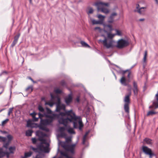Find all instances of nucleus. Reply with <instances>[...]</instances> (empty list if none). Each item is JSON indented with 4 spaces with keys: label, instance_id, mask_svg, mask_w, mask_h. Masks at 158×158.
Instances as JSON below:
<instances>
[{
    "label": "nucleus",
    "instance_id": "10",
    "mask_svg": "<svg viewBox=\"0 0 158 158\" xmlns=\"http://www.w3.org/2000/svg\"><path fill=\"white\" fill-rule=\"evenodd\" d=\"M44 115H45V117L48 118H52V117H55L53 114L52 115H51L52 114V111L51 110L48 108H46V111H44Z\"/></svg>",
    "mask_w": 158,
    "mask_h": 158
},
{
    "label": "nucleus",
    "instance_id": "61",
    "mask_svg": "<svg viewBox=\"0 0 158 158\" xmlns=\"http://www.w3.org/2000/svg\"><path fill=\"white\" fill-rule=\"evenodd\" d=\"M155 98L157 101V102L158 103V91L157 93L156 94Z\"/></svg>",
    "mask_w": 158,
    "mask_h": 158
},
{
    "label": "nucleus",
    "instance_id": "11",
    "mask_svg": "<svg viewBox=\"0 0 158 158\" xmlns=\"http://www.w3.org/2000/svg\"><path fill=\"white\" fill-rule=\"evenodd\" d=\"M130 89H128V91H129V92L128 94L126 95L124 98V102H125V103H127V104H129L130 102V97L131 95V85H129Z\"/></svg>",
    "mask_w": 158,
    "mask_h": 158
},
{
    "label": "nucleus",
    "instance_id": "53",
    "mask_svg": "<svg viewBox=\"0 0 158 158\" xmlns=\"http://www.w3.org/2000/svg\"><path fill=\"white\" fill-rule=\"evenodd\" d=\"M8 73V72L6 71H3L0 74V77L3 74H7Z\"/></svg>",
    "mask_w": 158,
    "mask_h": 158
},
{
    "label": "nucleus",
    "instance_id": "21",
    "mask_svg": "<svg viewBox=\"0 0 158 158\" xmlns=\"http://www.w3.org/2000/svg\"><path fill=\"white\" fill-rule=\"evenodd\" d=\"M88 134V132H86L85 134L83 137L82 139V144L84 145H85V142H86V137Z\"/></svg>",
    "mask_w": 158,
    "mask_h": 158
},
{
    "label": "nucleus",
    "instance_id": "28",
    "mask_svg": "<svg viewBox=\"0 0 158 158\" xmlns=\"http://www.w3.org/2000/svg\"><path fill=\"white\" fill-rule=\"evenodd\" d=\"M16 148L15 146L12 147H10L9 148V150L11 153H13L14 152Z\"/></svg>",
    "mask_w": 158,
    "mask_h": 158
},
{
    "label": "nucleus",
    "instance_id": "52",
    "mask_svg": "<svg viewBox=\"0 0 158 158\" xmlns=\"http://www.w3.org/2000/svg\"><path fill=\"white\" fill-rule=\"evenodd\" d=\"M116 33L115 34V35H117L119 36H121L122 35L121 32H120V31L117 30H116Z\"/></svg>",
    "mask_w": 158,
    "mask_h": 158
},
{
    "label": "nucleus",
    "instance_id": "40",
    "mask_svg": "<svg viewBox=\"0 0 158 158\" xmlns=\"http://www.w3.org/2000/svg\"><path fill=\"white\" fill-rule=\"evenodd\" d=\"M40 123L45 126L47 125L46 124V119H41L40 120Z\"/></svg>",
    "mask_w": 158,
    "mask_h": 158
},
{
    "label": "nucleus",
    "instance_id": "41",
    "mask_svg": "<svg viewBox=\"0 0 158 158\" xmlns=\"http://www.w3.org/2000/svg\"><path fill=\"white\" fill-rule=\"evenodd\" d=\"M94 10L91 7H89V11L87 12L88 14H91L93 13Z\"/></svg>",
    "mask_w": 158,
    "mask_h": 158
},
{
    "label": "nucleus",
    "instance_id": "6",
    "mask_svg": "<svg viewBox=\"0 0 158 158\" xmlns=\"http://www.w3.org/2000/svg\"><path fill=\"white\" fill-rule=\"evenodd\" d=\"M129 43L127 40L121 39L119 40L117 42L116 47L118 48H122L129 45Z\"/></svg>",
    "mask_w": 158,
    "mask_h": 158
},
{
    "label": "nucleus",
    "instance_id": "33",
    "mask_svg": "<svg viewBox=\"0 0 158 158\" xmlns=\"http://www.w3.org/2000/svg\"><path fill=\"white\" fill-rule=\"evenodd\" d=\"M6 153L2 151V149L0 148V158H1L5 156Z\"/></svg>",
    "mask_w": 158,
    "mask_h": 158
},
{
    "label": "nucleus",
    "instance_id": "57",
    "mask_svg": "<svg viewBox=\"0 0 158 158\" xmlns=\"http://www.w3.org/2000/svg\"><path fill=\"white\" fill-rule=\"evenodd\" d=\"M37 114V113L35 112H33V113H32L31 114V115L32 116V118H33L34 117H35V115Z\"/></svg>",
    "mask_w": 158,
    "mask_h": 158
},
{
    "label": "nucleus",
    "instance_id": "32",
    "mask_svg": "<svg viewBox=\"0 0 158 158\" xmlns=\"http://www.w3.org/2000/svg\"><path fill=\"white\" fill-rule=\"evenodd\" d=\"M92 23L93 24H101L102 23V22L100 21H97L94 19L92 20Z\"/></svg>",
    "mask_w": 158,
    "mask_h": 158
},
{
    "label": "nucleus",
    "instance_id": "1",
    "mask_svg": "<svg viewBox=\"0 0 158 158\" xmlns=\"http://www.w3.org/2000/svg\"><path fill=\"white\" fill-rule=\"evenodd\" d=\"M64 111V112H61L58 114H55L54 115L57 118L59 124H63L66 127L69 122H72L73 119L76 120L77 116L72 110Z\"/></svg>",
    "mask_w": 158,
    "mask_h": 158
},
{
    "label": "nucleus",
    "instance_id": "50",
    "mask_svg": "<svg viewBox=\"0 0 158 158\" xmlns=\"http://www.w3.org/2000/svg\"><path fill=\"white\" fill-rule=\"evenodd\" d=\"M13 108H10L8 111V115H10L11 113H12Z\"/></svg>",
    "mask_w": 158,
    "mask_h": 158
},
{
    "label": "nucleus",
    "instance_id": "25",
    "mask_svg": "<svg viewBox=\"0 0 158 158\" xmlns=\"http://www.w3.org/2000/svg\"><path fill=\"white\" fill-rule=\"evenodd\" d=\"M32 154V152H31L25 153L24 156L22 157V158H26L27 157H29Z\"/></svg>",
    "mask_w": 158,
    "mask_h": 158
},
{
    "label": "nucleus",
    "instance_id": "18",
    "mask_svg": "<svg viewBox=\"0 0 158 158\" xmlns=\"http://www.w3.org/2000/svg\"><path fill=\"white\" fill-rule=\"evenodd\" d=\"M78 118V117H77V118L76 120L73 119L72 121L74 120V121L73 122V127L75 128H78V122H77V119Z\"/></svg>",
    "mask_w": 158,
    "mask_h": 158
},
{
    "label": "nucleus",
    "instance_id": "45",
    "mask_svg": "<svg viewBox=\"0 0 158 158\" xmlns=\"http://www.w3.org/2000/svg\"><path fill=\"white\" fill-rule=\"evenodd\" d=\"M54 91L57 94H59L62 93V91L59 89H55Z\"/></svg>",
    "mask_w": 158,
    "mask_h": 158
},
{
    "label": "nucleus",
    "instance_id": "35",
    "mask_svg": "<svg viewBox=\"0 0 158 158\" xmlns=\"http://www.w3.org/2000/svg\"><path fill=\"white\" fill-rule=\"evenodd\" d=\"M43 114H41L40 113H38L39 118H40V120H41V119H43L42 118L44 117H45V115H44V112H43Z\"/></svg>",
    "mask_w": 158,
    "mask_h": 158
},
{
    "label": "nucleus",
    "instance_id": "12",
    "mask_svg": "<svg viewBox=\"0 0 158 158\" xmlns=\"http://www.w3.org/2000/svg\"><path fill=\"white\" fill-rule=\"evenodd\" d=\"M136 10H134V12H137L140 14H143L145 10L144 9L146 8L145 7H139V4L136 5Z\"/></svg>",
    "mask_w": 158,
    "mask_h": 158
},
{
    "label": "nucleus",
    "instance_id": "63",
    "mask_svg": "<svg viewBox=\"0 0 158 158\" xmlns=\"http://www.w3.org/2000/svg\"><path fill=\"white\" fill-rule=\"evenodd\" d=\"M71 141V139L70 138H67L66 139V142H70Z\"/></svg>",
    "mask_w": 158,
    "mask_h": 158
},
{
    "label": "nucleus",
    "instance_id": "17",
    "mask_svg": "<svg viewBox=\"0 0 158 158\" xmlns=\"http://www.w3.org/2000/svg\"><path fill=\"white\" fill-rule=\"evenodd\" d=\"M133 90L134 92V94L135 96H137L138 94V89L137 83L134 81L133 83Z\"/></svg>",
    "mask_w": 158,
    "mask_h": 158
},
{
    "label": "nucleus",
    "instance_id": "16",
    "mask_svg": "<svg viewBox=\"0 0 158 158\" xmlns=\"http://www.w3.org/2000/svg\"><path fill=\"white\" fill-rule=\"evenodd\" d=\"M65 102L67 105H69L72 101V97L71 94H69L64 98Z\"/></svg>",
    "mask_w": 158,
    "mask_h": 158
},
{
    "label": "nucleus",
    "instance_id": "38",
    "mask_svg": "<svg viewBox=\"0 0 158 158\" xmlns=\"http://www.w3.org/2000/svg\"><path fill=\"white\" fill-rule=\"evenodd\" d=\"M38 109L40 111L42 112H43L44 111V108L40 105L39 106Z\"/></svg>",
    "mask_w": 158,
    "mask_h": 158
},
{
    "label": "nucleus",
    "instance_id": "5",
    "mask_svg": "<svg viewBox=\"0 0 158 158\" xmlns=\"http://www.w3.org/2000/svg\"><path fill=\"white\" fill-rule=\"evenodd\" d=\"M49 146V144L48 143H47V145L45 146L42 144H41L37 148L32 147V149L35 152H43L44 153H48L49 152L48 149Z\"/></svg>",
    "mask_w": 158,
    "mask_h": 158
},
{
    "label": "nucleus",
    "instance_id": "9",
    "mask_svg": "<svg viewBox=\"0 0 158 158\" xmlns=\"http://www.w3.org/2000/svg\"><path fill=\"white\" fill-rule=\"evenodd\" d=\"M142 149L143 152L146 155H149V158H152L154 154L152 152L151 150L146 146H143Z\"/></svg>",
    "mask_w": 158,
    "mask_h": 158
},
{
    "label": "nucleus",
    "instance_id": "13",
    "mask_svg": "<svg viewBox=\"0 0 158 158\" xmlns=\"http://www.w3.org/2000/svg\"><path fill=\"white\" fill-rule=\"evenodd\" d=\"M62 110H65V105L63 104L56 103V111L57 112H59Z\"/></svg>",
    "mask_w": 158,
    "mask_h": 158
},
{
    "label": "nucleus",
    "instance_id": "44",
    "mask_svg": "<svg viewBox=\"0 0 158 158\" xmlns=\"http://www.w3.org/2000/svg\"><path fill=\"white\" fill-rule=\"evenodd\" d=\"M78 123L79 124V128L80 129L83 126V125L82 124V121L81 120H79L78 121Z\"/></svg>",
    "mask_w": 158,
    "mask_h": 158
},
{
    "label": "nucleus",
    "instance_id": "46",
    "mask_svg": "<svg viewBox=\"0 0 158 158\" xmlns=\"http://www.w3.org/2000/svg\"><path fill=\"white\" fill-rule=\"evenodd\" d=\"M65 130V127H59V131L60 132H64Z\"/></svg>",
    "mask_w": 158,
    "mask_h": 158
},
{
    "label": "nucleus",
    "instance_id": "59",
    "mask_svg": "<svg viewBox=\"0 0 158 158\" xmlns=\"http://www.w3.org/2000/svg\"><path fill=\"white\" fill-rule=\"evenodd\" d=\"M4 90V89L3 87H0V94H2Z\"/></svg>",
    "mask_w": 158,
    "mask_h": 158
},
{
    "label": "nucleus",
    "instance_id": "64",
    "mask_svg": "<svg viewBox=\"0 0 158 158\" xmlns=\"http://www.w3.org/2000/svg\"><path fill=\"white\" fill-rule=\"evenodd\" d=\"M94 29H95V30L100 29V27H95L94 28Z\"/></svg>",
    "mask_w": 158,
    "mask_h": 158
},
{
    "label": "nucleus",
    "instance_id": "27",
    "mask_svg": "<svg viewBox=\"0 0 158 158\" xmlns=\"http://www.w3.org/2000/svg\"><path fill=\"white\" fill-rule=\"evenodd\" d=\"M55 118V117H52V118H49V119H46L47 125L50 124L52 122L53 119Z\"/></svg>",
    "mask_w": 158,
    "mask_h": 158
},
{
    "label": "nucleus",
    "instance_id": "24",
    "mask_svg": "<svg viewBox=\"0 0 158 158\" xmlns=\"http://www.w3.org/2000/svg\"><path fill=\"white\" fill-rule=\"evenodd\" d=\"M51 99H54L56 98L57 100V103L61 104L60 99L59 97H58L57 96H56V97L54 96L52 94H51Z\"/></svg>",
    "mask_w": 158,
    "mask_h": 158
},
{
    "label": "nucleus",
    "instance_id": "37",
    "mask_svg": "<svg viewBox=\"0 0 158 158\" xmlns=\"http://www.w3.org/2000/svg\"><path fill=\"white\" fill-rule=\"evenodd\" d=\"M147 55V51H145L144 52V54L143 58V61L144 62H145L146 60V57Z\"/></svg>",
    "mask_w": 158,
    "mask_h": 158
},
{
    "label": "nucleus",
    "instance_id": "2",
    "mask_svg": "<svg viewBox=\"0 0 158 158\" xmlns=\"http://www.w3.org/2000/svg\"><path fill=\"white\" fill-rule=\"evenodd\" d=\"M115 66H116L117 68H118V69L116 70L117 72L119 74H122V77L121 78V79L120 81V82L121 84L123 85L124 86H128V87L130 88L129 85H128L126 83V80L125 77V74L127 72H128V74H127V77L128 78H130V75L131 74V73L130 71L128 70H123L121 69L118 66L114 65Z\"/></svg>",
    "mask_w": 158,
    "mask_h": 158
},
{
    "label": "nucleus",
    "instance_id": "36",
    "mask_svg": "<svg viewBox=\"0 0 158 158\" xmlns=\"http://www.w3.org/2000/svg\"><path fill=\"white\" fill-rule=\"evenodd\" d=\"M26 90L27 91H28L29 92H31L33 90L32 86H29L26 89Z\"/></svg>",
    "mask_w": 158,
    "mask_h": 158
},
{
    "label": "nucleus",
    "instance_id": "19",
    "mask_svg": "<svg viewBox=\"0 0 158 158\" xmlns=\"http://www.w3.org/2000/svg\"><path fill=\"white\" fill-rule=\"evenodd\" d=\"M44 126H45L41 124L40 123V124L39 125L38 127L40 129L42 130L43 131H48V129L46 128Z\"/></svg>",
    "mask_w": 158,
    "mask_h": 158
},
{
    "label": "nucleus",
    "instance_id": "39",
    "mask_svg": "<svg viewBox=\"0 0 158 158\" xmlns=\"http://www.w3.org/2000/svg\"><path fill=\"white\" fill-rule=\"evenodd\" d=\"M20 35V34L19 33L17 35H15L14 37V40L18 42V40Z\"/></svg>",
    "mask_w": 158,
    "mask_h": 158
},
{
    "label": "nucleus",
    "instance_id": "8",
    "mask_svg": "<svg viewBox=\"0 0 158 158\" xmlns=\"http://www.w3.org/2000/svg\"><path fill=\"white\" fill-rule=\"evenodd\" d=\"M99 41L103 43L104 46L105 47L107 48H109L113 47L112 44L114 41L112 40H110L108 43H107V39L105 37V39L104 40H100Z\"/></svg>",
    "mask_w": 158,
    "mask_h": 158
},
{
    "label": "nucleus",
    "instance_id": "15",
    "mask_svg": "<svg viewBox=\"0 0 158 158\" xmlns=\"http://www.w3.org/2000/svg\"><path fill=\"white\" fill-rule=\"evenodd\" d=\"M61 155L58 158H74L69 156L66 152L61 151L60 152ZM52 158H56V156H55Z\"/></svg>",
    "mask_w": 158,
    "mask_h": 158
},
{
    "label": "nucleus",
    "instance_id": "4",
    "mask_svg": "<svg viewBox=\"0 0 158 158\" xmlns=\"http://www.w3.org/2000/svg\"><path fill=\"white\" fill-rule=\"evenodd\" d=\"M60 146L66 151L69 152L72 154L74 153V149L76 145V144L72 145H68L66 142H60L59 143Z\"/></svg>",
    "mask_w": 158,
    "mask_h": 158
},
{
    "label": "nucleus",
    "instance_id": "62",
    "mask_svg": "<svg viewBox=\"0 0 158 158\" xmlns=\"http://www.w3.org/2000/svg\"><path fill=\"white\" fill-rule=\"evenodd\" d=\"M107 26L109 28L110 30H112V26L110 25H107Z\"/></svg>",
    "mask_w": 158,
    "mask_h": 158
},
{
    "label": "nucleus",
    "instance_id": "20",
    "mask_svg": "<svg viewBox=\"0 0 158 158\" xmlns=\"http://www.w3.org/2000/svg\"><path fill=\"white\" fill-rule=\"evenodd\" d=\"M153 107H154L155 109L157 108H158V103L155 102H153L152 105L150 106L149 108L150 109L152 108Z\"/></svg>",
    "mask_w": 158,
    "mask_h": 158
},
{
    "label": "nucleus",
    "instance_id": "23",
    "mask_svg": "<svg viewBox=\"0 0 158 158\" xmlns=\"http://www.w3.org/2000/svg\"><path fill=\"white\" fill-rule=\"evenodd\" d=\"M143 142H145L146 143L148 144H152V140L151 139L148 138H146L143 140Z\"/></svg>",
    "mask_w": 158,
    "mask_h": 158
},
{
    "label": "nucleus",
    "instance_id": "22",
    "mask_svg": "<svg viewBox=\"0 0 158 158\" xmlns=\"http://www.w3.org/2000/svg\"><path fill=\"white\" fill-rule=\"evenodd\" d=\"M129 104L127 103H125L124 105V109L126 112L127 113H129Z\"/></svg>",
    "mask_w": 158,
    "mask_h": 158
},
{
    "label": "nucleus",
    "instance_id": "47",
    "mask_svg": "<svg viewBox=\"0 0 158 158\" xmlns=\"http://www.w3.org/2000/svg\"><path fill=\"white\" fill-rule=\"evenodd\" d=\"M8 121H9V119L8 118H7L6 119H5V120L3 121L2 122V126H4L5 124Z\"/></svg>",
    "mask_w": 158,
    "mask_h": 158
},
{
    "label": "nucleus",
    "instance_id": "29",
    "mask_svg": "<svg viewBox=\"0 0 158 158\" xmlns=\"http://www.w3.org/2000/svg\"><path fill=\"white\" fill-rule=\"evenodd\" d=\"M67 131L70 134H75V132L73 130V128L71 127H68L67 128Z\"/></svg>",
    "mask_w": 158,
    "mask_h": 158
},
{
    "label": "nucleus",
    "instance_id": "48",
    "mask_svg": "<svg viewBox=\"0 0 158 158\" xmlns=\"http://www.w3.org/2000/svg\"><path fill=\"white\" fill-rule=\"evenodd\" d=\"M10 142H8L6 143H5L3 144V147L5 148L6 149H7L8 148V145L9 144Z\"/></svg>",
    "mask_w": 158,
    "mask_h": 158
},
{
    "label": "nucleus",
    "instance_id": "56",
    "mask_svg": "<svg viewBox=\"0 0 158 158\" xmlns=\"http://www.w3.org/2000/svg\"><path fill=\"white\" fill-rule=\"evenodd\" d=\"M40 118L39 117L38 118H36L35 117L33 118V121L34 122H37L38 119Z\"/></svg>",
    "mask_w": 158,
    "mask_h": 158
},
{
    "label": "nucleus",
    "instance_id": "34",
    "mask_svg": "<svg viewBox=\"0 0 158 158\" xmlns=\"http://www.w3.org/2000/svg\"><path fill=\"white\" fill-rule=\"evenodd\" d=\"M156 112L153 111H152V110H151V111H149L147 114V115H153V114H156Z\"/></svg>",
    "mask_w": 158,
    "mask_h": 158
},
{
    "label": "nucleus",
    "instance_id": "51",
    "mask_svg": "<svg viewBox=\"0 0 158 158\" xmlns=\"http://www.w3.org/2000/svg\"><path fill=\"white\" fill-rule=\"evenodd\" d=\"M60 84L61 85L64 86L66 85V83L64 80H62L60 83Z\"/></svg>",
    "mask_w": 158,
    "mask_h": 158
},
{
    "label": "nucleus",
    "instance_id": "3",
    "mask_svg": "<svg viewBox=\"0 0 158 158\" xmlns=\"http://www.w3.org/2000/svg\"><path fill=\"white\" fill-rule=\"evenodd\" d=\"M95 5L97 7V9L98 11H101L106 14L109 12L108 10L104 7L105 6H108L109 5L108 3L98 2L95 3Z\"/></svg>",
    "mask_w": 158,
    "mask_h": 158
},
{
    "label": "nucleus",
    "instance_id": "55",
    "mask_svg": "<svg viewBox=\"0 0 158 158\" xmlns=\"http://www.w3.org/2000/svg\"><path fill=\"white\" fill-rule=\"evenodd\" d=\"M17 43V41L14 40L11 44V46L12 47H13Z\"/></svg>",
    "mask_w": 158,
    "mask_h": 158
},
{
    "label": "nucleus",
    "instance_id": "42",
    "mask_svg": "<svg viewBox=\"0 0 158 158\" xmlns=\"http://www.w3.org/2000/svg\"><path fill=\"white\" fill-rule=\"evenodd\" d=\"M6 139L5 137H3L0 136V142H5Z\"/></svg>",
    "mask_w": 158,
    "mask_h": 158
},
{
    "label": "nucleus",
    "instance_id": "30",
    "mask_svg": "<svg viewBox=\"0 0 158 158\" xmlns=\"http://www.w3.org/2000/svg\"><path fill=\"white\" fill-rule=\"evenodd\" d=\"M33 131L31 130H28L26 131V135L28 136H31Z\"/></svg>",
    "mask_w": 158,
    "mask_h": 158
},
{
    "label": "nucleus",
    "instance_id": "14",
    "mask_svg": "<svg viewBox=\"0 0 158 158\" xmlns=\"http://www.w3.org/2000/svg\"><path fill=\"white\" fill-rule=\"evenodd\" d=\"M117 13L115 12L112 13L108 19V22L109 23H112L114 21L115 16H117Z\"/></svg>",
    "mask_w": 158,
    "mask_h": 158
},
{
    "label": "nucleus",
    "instance_id": "58",
    "mask_svg": "<svg viewBox=\"0 0 158 158\" xmlns=\"http://www.w3.org/2000/svg\"><path fill=\"white\" fill-rule=\"evenodd\" d=\"M60 136L62 137H64L65 136L66 134L64 132H60Z\"/></svg>",
    "mask_w": 158,
    "mask_h": 158
},
{
    "label": "nucleus",
    "instance_id": "49",
    "mask_svg": "<svg viewBox=\"0 0 158 158\" xmlns=\"http://www.w3.org/2000/svg\"><path fill=\"white\" fill-rule=\"evenodd\" d=\"M115 35V34H113L110 33H108V38L111 39L113 38Z\"/></svg>",
    "mask_w": 158,
    "mask_h": 158
},
{
    "label": "nucleus",
    "instance_id": "54",
    "mask_svg": "<svg viewBox=\"0 0 158 158\" xmlns=\"http://www.w3.org/2000/svg\"><path fill=\"white\" fill-rule=\"evenodd\" d=\"M46 105H48L50 106H52L53 105V103L52 102H46L45 103Z\"/></svg>",
    "mask_w": 158,
    "mask_h": 158
},
{
    "label": "nucleus",
    "instance_id": "7",
    "mask_svg": "<svg viewBox=\"0 0 158 158\" xmlns=\"http://www.w3.org/2000/svg\"><path fill=\"white\" fill-rule=\"evenodd\" d=\"M36 135L39 137V140L42 141L43 143L47 145V143L46 140L44 139L43 138L46 136L47 135L46 134L40 131H37L36 132Z\"/></svg>",
    "mask_w": 158,
    "mask_h": 158
},
{
    "label": "nucleus",
    "instance_id": "31",
    "mask_svg": "<svg viewBox=\"0 0 158 158\" xmlns=\"http://www.w3.org/2000/svg\"><path fill=\"white\" fill-rule=\"evenodd\" d=\"M98 18L100 19V21L102 22L103 21L104 19L105 18V16H104L101 15L99 14L98 15Z\"/></svg>",
    "mask_w": 158,
    "mask_h": 158
},
{
    "label": "nucleus",
    "instance_id": "26",
    "mask_svg": "<svg viewBox=\"0 0 158 158\" xmlns=\"http://www.w3.org/2000/svg\"><path fill=\"white\" fill-rule=\"evenodd\" d=\"M80 43L81 44L82 46L83 47L88 48L90 47L86 43H85V42L84 41H81L80 42Z\"/></svg>",
    "mask_w": 158,
    "mask_h": 158
},
{
    "label": "nucleus",
    "instance_id": "43",
    "mask_svg": "<svg viewBox=\"0 0 158 158\" xmlns=\"http://www.w3.org/2000/svg\"><path fill=\"white\" fill-rule=\"evenodd\" d=\"M7 137L8 139V142H10L12 139V136L11 135H7Z\"/></svg>",
    "mask_w": 158,
    "mask_h": 158
},
{
    "label": "nucleus",
    "instance_id": "60",
    "mask_svg": "<svg viewBox=\"0 0 158 158\" xmlns=\"http://www.w3.org/2000/svg\"><path fill=\"white\" fill-rule=\"evenodd\" d=\"M32 141L33 143H34L36 142V140L35 138H32Z\"/></svg>",
    "mask_w": 158,
    "mask_h": 158
}]
</instances>
